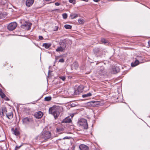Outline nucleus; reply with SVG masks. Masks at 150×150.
I'll return each instance as SVG.
<instances>
[{
  "mask_svg": "<svg viewBox=\"0 0 150 150\" xmlns=\"http://www.w3.org/2000/svg\"><path fill=\"white\" fill-rule=\"evenodd\" d=\"M71 122V119L69 118H66L62 122L63 123H70Z\"/></svg>",
  "mask_w": 150,
  "mask_h": 150,
  "instance_id": "obj_15",
  "label": "nucleus"
},
{
  "mask_svg": "<svg viewBox=\"0 0 150 150\" xmlns=\"http://www.w3.org/2000/svg\"><path fill=\"white\" fill-rule=\"evenodd\" d=\"M60 4V3L58 2H56L55 3V5L56 6H59Z\"/></svg>",
  "mask_w": 150,
  "mask_h": 150,
  "instance_id": "obj_38",
  "label": "nucleus"
},
{
  "mask_svg": "<svg viewBox=\"0 0 150 150\" xmlns=\"http://www.w3.org/2000/svg\"><path fill=\"white\" fill-rule=\"evenodd\" d=\"M52 98L50 96L46 97L45 98L44 100L45 101H49L51 100Z\"/></svg>",
  "mask_w": 150,
  "mask_h": 150,
  "instance_id": "obj_25",
  "label": "nucleus"
},
{
  "mask_svg": "<svg viewBox=\"0 0 150 150\" xmlns=\"http://www.w3.org/2000/svg\"><path fill=\"white\" fill-rule=\"evenodd\" d=\"M50 72V70H49L48 71V74H49Z\"/></svg>",
  "mask_w": 150,
  "mask_h": 150,
  "instance_id": "obj_47",
  "label": "nucleus"
},
{
  "mask_svg": "<svg viewBox=\"0 0 150 150\" xmlns=\"http://www.w3.org/2000/svg\"><path fill=\"white\" fill-rule=\"evenodd\" d=\"M5 17V15L1 13H0V19L4 18Z\"/></svg>",
  "mask_w": 150,
  "mask_h": 150,
  "instance_id": "obj_27",
  "label": "nucleus"
},
{
  "mask_svg": "<svg viewBox=\"0 0 150 150\" xmlns=\"http://www.w3.org/2000/svg\"><path fill=\"white\" fill-rule=\"evenodd\" d=\"M32 103L33 104H34L35 103Z\"/></svg>",
  "mask_w": 150,
  "mask_h": 150,
  "instance_id": "obj_49",
  "label": "nucleus"
},
{
  "mask_svg": "<svg viewBox=\"0 0 150 150\" xmlns=\"http://www.w3.org/2000/svg\"><path fill=\"white\" fill-rule=\"evenodd\" d=\"M93 52L96 54L100 55L102 54L103 50L98 48H95L93 49Z\"/></svg>",
  "mask_w": 150,
  "mask_h": 150,
  "instance_id": "obj_8",
  "label": "nucleus"
},
{
  "mask_svg": "<svg viewBox=\"0 0 150 150\" xmlns=\"http://www.w3.org/2000/svg\"><path fill=\"white\" fill-rule=\"evenodd\" d=\"M149 45L150 46V41H149L148 42Z\"/></svg>",
  "mask_w": 150,
  "mask_h": 150,
  "instance_id": "obj_45",
  "label": "nucleus"
},
{
  "mask_svg": "<svg viewBox=\"0 0 150 150\" xmlns=\"http://www.w3.org/2000/svg\"><path fill=\"white\" fill-rule=\"evenodd\" d=\"M4 112H3L1 110V109H0V116L1 117H2L4 116Z\"/></svg>",
  "mask_w": 150,
  "mask_h": 150,
  "instance_id": "obj_29",
  "label": "nucleus"
},
{
  "mask_svg": "<svg viewBox=\"0 0 150 150\" xmlns=\"http://www.w3.org/2000/svg\"><path fill=\"white\" fill-rule=\"evenodd\" d=\"M101 42L104 44L106 43L107 42V41L104 38L102 39Z\"/></svg>",
  "mask_w": 150,
  "mask_h": 150,
  "instance_id": "obj_33",
  "label": "nucleus"
},
{
  "mask_svg": "<svg viewBox=\"0 0 150 150\" xmlns=\"http://www.w3.org/2000/svg\"><path fill=\"white\" fill-rule=\"evenodd\" d=\"M7 117L9 119H11L13 117V114L12 112H10L9 113H6Z\"/></svg>",
  "mask_w": 150,
  "mask_h": 150,
  "instance_id": "obj_17",
  "label": "nucleus"
},
{
  "mask_svg": "<svg viewBox=\"0 0 150 150\" xmlns=\"http://www.w3.org/2000/svg\"><path fill=\"white\" fill-rule=\"evenodd\" d=\"M100 1V0H93V1L95 2H98Z\"/></svg>",
  "mask_w": 150,
  "mask_h": 150,
  "instance_id": "obj_42",
  "label": "nucleus"
},
{
  "mask_svg": "<svg viewBox=\"0 0 150 150\" xmlns=\"http://www.w3.org/2000/svg\"><path fill=\"white\" fill-rule=\"evenodd\" d=\"M69 2L74 4H76V1L75 0H69Z\"/></svg>",
  "mask_w": 150,
  "mask_h": 150,
  "instance_id": "obj_32",
  "label": "nucleus"
},
{
  "mask_svg": "<svg viewBox=\"0 0 150 150\" xmlns=\"http://www.w3.org/2000/svg\"><path fill=\"white\" fill-rule=\"evenodd\" d=\"M139 64V61L138 60H136L134 62H132L131 64V65L132 67H134Z\"/></svg>",
  "mask_w": 150,
  "mask_h": 150,
  "instance_id": "obj_19",
  "label": "nucleus"
},
{
  "mask_svg": "<svg viewBox=\"0 0 150 150\" xmlns=\"http://www.w3.org/2000/svg\"><path fill=\"white\" fill-rule=\"evenodd\" d=\"M12 130L13 131V134L16 136H18L20 134V132L17 128H16L15 129L12 128Z\"/></svg>",
  "mask_w": 150,
  "mask_h": 150,
  "instance_id": "obj_12",
  "label": "nucleus"
},
{
  "mask_svg": "<svg viewBox=\"0 0 150 150\" xmlns=\"http://www.w3.org/2000/svg\"><path fill=\"white\" fill-rule=\"evenodd\" d=\"M78 67V64L77 62H75L73 63L72 65V69H76Z\"/></svg>",
  "mask_w": 150,
  "mask_h": 150,
  "instance_id": "obj_16",
  "label": "nucleus"
},
{
  "mask_svg": "<svg viewBox=\"0 0 150 150\" xmlns=\"http://www.w3.org/2000/svg\"><path fill=\"white\" fill-rule=\"evenodd\" d=\"M1 110L4 113H6L7 112V109L6 107H2L1 108Z\"/></svg>",
  "mask_w": 150,
  "mask_h": 150,
  "instance_id": "obj_26",
  "label": "nucleus"
},
{
  "mask_svg": "<svg viewBox=\"0 0 150 150\" xmlns=\"http://www.w3.org/2000/svg\"><path fill=\"white\" fill-rule=\"evenodd\" d=\"M66 78V77L64 76H59L60 79L63 81H64L65 80Z\"/></svg>",
  "mask_w": 150,
  "mask_h": 150,
  "instance_id": "obj_31",
  "label": "nucleus"
},
{
  "mask_svg": "<svg viewBox=\"0 0 150 150\" xmlns=\"http://www.w3.org/2000/svg\"><path fill=\"white\" fill-rule=\"evenodd\" d=\"M0 96L2 98H4L6 97L5 95L3 93L1 89H0Z\"/></svg>",
  "mask_w": 150,
  "mask_h": 150,
  "instance_id": "obj_23",
  "label": "nucleus"
},
{
  "mask_svg": "<svg viewBox=\"0 0 150 150\" xmlns=\"http://www.w3.org/2000/svg\"><path fill=\"white\" fill-rule=\"evenodd\" d=\"M79 125L83 127L85 129H87L88 128V125L87 120L85 119H81L79 121Z\"/></svg>",
  "mask_w": 150,
  "mask_h": 150,
  "instance_id": "obj_3",
  "label": "nucleus"
},
{
  "mask_svg": "<svg viewBox=\"0 0 150 150\" xmlns=\"http://www.w3.org/2000/svg\"><path fill=\"white\" fill-rule=\"evenodd\" d=\"M90 105L93 107L100 106L103 105V103L100 101H91L89 103Z\"/></svg>",
  "mask_w": 150,
  "mask_h": 150,
  "instance_id": "obj_6",
  "label": "nucleus"
},
{
  "mask_svg": "<svg viewBox=\"0 0 150 150\" xmlns=\"http://www.w3.org/2000/svg\"><path fill=\"white\" fill-rule=\"evenodd\" d=\"M79 23L80 24H82L84 21V20L82 19H79L78 20Z\"/></svg>",
  "mask_w": 150,
  "mask_h": 150,
  "instance_id": "obj_30",
  "label": "nucleus"
},
{
  "mask_svg": "<svg viewBox=\"0 0 150 150\" xmlns=\"http://www.w3.org/2000/svg\"><path fill=\"white\" fill-rule=\"evenodd\" d=\"M31 25V23L29 22L25 21V23L21 25V27L27 30H29L30 29Z\"/></svg>",
  "mask_w": 150,
  "mask_h": 150,
  "instance_id": "obj_4",
  "label": "nucleus"
},
{
  "mask_svg": "<svg viewBox=\"0 0 150 150\" xmlns=\"http://www.w3.org/2000/svg\"><path fill=\"white\" fill-rule=\"evenodd\" d=\"M39 38L40 40H42L43 39V37L41 36H39Z\"/></svg>",
  "mask_w": 150,
  "mask_h": 150,
  "instance_id": "obj_37",
  "label": "nucleus"
},
{
  "mask_svg": "<svg viewBox=\"0 0 150 150\" xmlns=\"http://www.w3.org/2000/svg\"><path fill=\"white\" fill-rule=\"evenodd\" d=\"M67 41L66 39L61 40L59 42V46L65 50L67 46Z\"/></svg>",
  "mask_w": 150,
  "mask_h": 150,
  "instance_id": "obj_7",
  "label": "nucleus"
},
{
  "mask_svg": "<svg viewBox=\"0 0 150 150\" xmlns=\"http://www.w3.org/2000/svg\"><path fill=\"white\" fill-rule=\"evenodd\" d=\"M22 145H23L21 144V145H20L19 146H16V148H15V149L16 150H17V149H19L22 146Z\"/></svg>",
  "mask_w": 150,
  "mask_h": 150,
  "instance_id": "obj_34",
  "label": "nucleus"
},
{
  "mask_svg": "<svg viewBox=\"0 0 150 150\" xmlns=\"http://www.w3.org/2000/svg\"><path fill=\"white\" fill-rule=\"evenodd\" d=\"M82 1H84L86 2H87L88 1V0H81Z\"/></svg>",
  "mask_w": 150,
  "mask_h": 150,
  "instance_id": "obj_44",
  "label": "nucleus"
},
{
  "mask_svg": "<svg viewBox=\"0 0 150 150\" xmlns=\"http://www.w3.org/2000/svg\"><path fill=\"white\" fill-rule=\"evenodd\" d=\"M45 0L47 1H51V0Z\"/></svg>",
  "mask_w": 150,
  "mask_h": 150,
  "instance_id": "obj_46",
  "label": "nucleus"
},
{
  "mask_svg": "<svg viewBox=\"0 0 150 150\" xmlns=\"http://www.w3.org/2000/svg\"><path fill=\"white\" fill-rule=\"evenodd\" d=\"M63 18L64 19H66L67 18V15L66 13H64L62 14Z\"/></svg>",
  "mask_w": 150,
  "mask_h": 150,
  "instance_id": "obj_28",
  "label": "nucleus"
},
{
  "mask_svg": "<svg viewBox=\"0 0 150 150\" xmlns=\"http://www.w3.org/2000/svg\"><path fill=\"white\" fill-rule=\"evenodd\" d=\"M120 69L118 67H114L112 69V73L113 74H116L120 71Z\"/></svg>",
  "mask_w": 150,
  "mask_h": 150,
  "instance_id": "obj_11",
  "label": "nucleus"
},
{
  "mask_svg": "<svg viewBox=\"0 0 150 150\" xmlns=\"http://www.w3.org/2000/svg\"><path fill=\"white\" fill-rule=\"evenodd\" d=\"M51 44L50 43H44L43 46L44 47H45L46 49H47L50 47L51 46Z\"/></svg>",
  "mask_w": 150,
  "mask_h": 150,
  "instance_id": "obj_22",
  "label": "nucleus"
},
{
  "mask_svg": "<svg viewBox=\"0 0 150 150\" xmlns=\"http://www.w3.org/2000/svg\"><path fill=\"white\" fill-rule=\"evenodd\" d=\"M62 108L58 106H53L49 108V112L53 115L55 119H56L60 114V110Z\"/></svg>",
  "mask_w": 150,
  "mask_h": 150,
  "instance_id": "obj_1",
  "label": "nucleus"
},
{
  "mask_svg": "<svg viewBox=\"0 0 150 150\" xmlns=\"http://www.w3.org/2000/svg\"><path fill=\"white\" fill-rule=\"evenodd\" d=\"M55 27L56 28V29L55 30H55V31L57 30L58 29V27L56 26H55Z\"/></svg>",
  "mask_w": 150,
  "mask_h": 150,
  "instance_id": "obj_41",
  "label": "nucleus"
},
{
  "mask_svg": "<svg viewBox=\"0 0 150 150\" xmlns=\"http://www.w3.org/2000/svg\"><path fill=\"white\" fill-rule=\"evenodd\" d=\"M43 115V113L42 112L39 111L35 113L34 116L36 118L39 119L42 117Z\"/></svg>",
  "mask_w": 150,
  "mask_h": 150,
  "instance_id": "obj_9",
  "label": "nucleus"
},
{
  "mask_svg": "<svg viewBox=\"0 0 150 150\" xmlns=\"http://www.w3.org/2000/svg\"><path fill=\"white\" fill-rule=\"evenodd\" d=\"M56 60L57 59V58L56 57Z\"/></svg>",
  "mask_w": 150,
  "mask_h": 150,
  "instance_id": "obj_48",
  "label": "nucleus"
},
{
  "mask_svg": "<svg viewBox=\"0 0 150 150\" xmlns=\"http://www.w3.org/2000/svg\"><path fill=\"white\" fill-rule=\"evenodd\" d=\"M79 148L80 150H88V147L83 144L80 145L79 146Z\"/></svg>",
  "mask_w": 150,
  "mask_h": 150,
  "instance_id": "obj_10",
  "label": "nucleus"
},
{
  "mask_svg": "<svg viewBox=\"0 0 150 150\" xmlns=\"http://www.w3.org/2000/svg\"><path fill=\"white\" fill-rule=\"evenodd\" d=\"M4 98V99L5 100H9V99H8V97H6H6H5Z\"/></svg>",
  "mask_w": 150,
  "mask_h": 150,
  "instance_id": "obj_39",
  "label": "nucleus"
},
{
  "mask_svg": "<svg viewBox=\"0 0 150 150\" xmlns=\"http://www.w3.org/2000/svg\"><path fill=\"white\" fill-rule=\"evenodd\" d=\"M34 2V0H27L26 2V4L27 6L30 7L31 6Z\"/></svg>",
  "mask_w": 150,
  "mask_h": 150,
  "instance_id": "obj_13",
  "label": "nucleus"
},
{
  "mask_svg": "<svg viewBox=\"0 0 150 150\" xmlns=\"http://www.w3.org/2000/svg\"><path fill=\"white\" fill-rule=\"evenodd\" d=\"M64 59H63L62 58L59 60V62L61 63H63L64 62Z\"/></svg>",
  "mask_w": 150,
  "mask_h": 150,
  "instance_id": "obj_35",
  "label": "nucleus"
},
{
  "mask_svg": "<svg viewBox=\"0 0 150 150\" xmlns=\"http://www.w3.org/2000/svg\"><path fill=\"white\" fill-rule=\"evenodd\" d=\"M30 119L28 117H25L22 119V121L24 124H28L30 122Z\"/></svg>",
  "mask_w": 150,
  "mask_h": 150,
  "instance_id": "obj_14",
  "label": "nucleus"
},
{
  "mask_svg": "<svg viewBox=\"0 0 150 150\" xmlns=\"http://www.w3.org/2000/svg\"><path fill=\"white\" fill-rule=\"evenodd\" d=\"M57 131L59 132L61 131H63V128H61V129L57 128Z\"/></svg>",
  "mask_w": 150,
  "mask_h": 150,
  "instance_id": "obj_36",
  "label": "nucleus"
},
{
  "mask_svg": "<svg viewBox=\"0 0 150 150\" xmlns=\"http://www.w3.org/2000/svg\"><path fill=\"white\" fill-rule=\"evenodd\" d=\"M71 106L72 107H74V106H75V104H73V103H72V104H71Z\"/></svg>",
  "mask_w": 150,
  "mask_h": 150,
  "instance_id": "obj_40",
  "label": "nucleus"
},
{
  "mask_svg": "<svg viewBox=\"0 0 150 150\" xmlns=\"http://www.w3.org/2000/svg\"><path fill=\"white\" fill-rule=\"evenodd\" d=\"M64 27L66 29H71L72 26L66 24L64 25Z\"/></svg>",
  "mask_w": 150,
  "mask_h": 150,
  "instance_id": "obj_24",
  "label": "nucleus"
},
{
  "mask_svg": "<svg viewBox=\"0 0 150 150\" xmlns=\"http://www.w3.org/2000/svg\"><path fill=\"white\" fill-rule=\"evenodd\" d=\"M68 139V137H65L63 138L64 139Z\"/></svg>",
  "mask_w": 150,
  "mask_h": 150,
  "instance_id": "obj_43",
  "label": "nucleus"
},
{
  "mask_svg": "<svg viewBox=\"0 0 150 150\" xmlns=\"http://www.w3.org/2000/svg\"><path fill=\"white\" fill-rule=\"evenodd\" d=\"M65 50L63 49L62 47H61L60 46H59L56 49V51L57 52H62L64 51Z\"/></svg>",
  "mask_w": 150,
  "mask_h": 150,
  "instance_id": "obj_21",
  "label": "nucleus"
},
{
  "mask_svg": "<svg viewBox=\"0 0 150 150\" xmlns=\"http://www.w3.org/2000/svg\"><path fill=\"white\" fill-rule=\"evenodd\" d=\"M17 25V24L16 22H11L8 25V29L10 30H13L15 29Z\"/></svg>",
  "mask_w": 150,
  "mask_h": 150,
  "instance_id": "obj_5",
  "label": "nucleus"
},
{
  "mask_svg": "<svg viewBox=\"0 0 150 150\" xmlns=\"http://www.w3.org/2000/svg\"><path fill=\"white\" fill-rule=\"evenodd\" d=\"M92 96L91 93H89L87 94H83L82 95L83 98H87L90 97Z\"/></svg>",
  "mask_w": 150,
  "mask_h": 150,
  "instance_id": "obj_20",
  "label": "nucleus"
},
{
  "mask_svg": "<svg viewBox=\"0 0 150 150\" xmlns=\"http://www.w3.org/2000/svg\"><path fill=\"white\" fill-rule=\"evenodd\" d=\"M51 137V133L49 131L43 132L40 136L41 139H43L44 140H46L50 138Z\"/></svg>",
  "mask_w": 150,
  "mask_h": 150,
  "instance_id": "obj_2",
  "label": "nucleus"
},
{
  "mask_svg": "<svg viewBox=\"0 0 150 150\" xmlns=\"http://www.w3.org/2000/svg\"><path fill=\"white\" fill-rule=\"evenodd\" d=\"M79 16V15L77 14H71L70 15V17L71 19L75 18Z\"/></svg>",
  "mask_w": 150,
  "mask_h": 150,
  "instance_id": "obj_18",
  "label": "nucleus"
}]
</instances>
